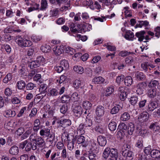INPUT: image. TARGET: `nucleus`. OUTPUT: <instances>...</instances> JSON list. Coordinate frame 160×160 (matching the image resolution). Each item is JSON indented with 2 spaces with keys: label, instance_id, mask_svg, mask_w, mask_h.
Here are the masks:
<instances>
[{
  "label": "nucleus",
  "instance_id": "1",
  "mask_svg": "<svg viewBox=\"0 0 160 160\" xmlns=\"http://www.w3.org/2000/svg\"><path fill=\"white\" fill-rule=\"evenodd\" d=\"M102 156L106 159L109 157L110 160H117L118 156L117 150L107 147L104 150Z\"/></svg>",
  "mask_w": 160,
  "mask_h": 160
},
{
  "label": "nucleus",
  "instance_id": "2",
  "mask_svg": "<svg viewBox=\"0 0 160 160\" xmlns=\"http://www.w3.org/2000/svg\"><path fill=\"white\" fill-rule=\"evenodd\" d=\"M160 95V93L158 92L156 88H151L149 89L148 92V96L152 98L157 97Z\"/></svg>",
  "mask_w": 160,
  "mask_h": 160
},
{
  "label": "nucleus",
  "instance_id": "3",
  "mask_svg": "<svg viewBox=\"0 0 160 160\" xmlns=\"http://www.w3.org/2000/svg\"><path fill=\"white\" fill-rule=\"evenodd\" d=\"M149 117V115L148 113L147 112H143L140 114L138 119L140 122H143L148 121Z\"/></svg>",
  "mask_w": 160,
  "mask_h": 160
},
{
  "label": "nucleus",
  "instance_id": "4",
  "mask_svg": "<svg viewBox=\"0 0 160 160\" xmlns=\"http://www.w3.org/2000/svg\"><path fill=\"white\" fill-rule=\"evenodd\" d=\"M64 46L61 45L57 46L53 48L54 54L56 56H59L62 54L64 51Z\"/></svg>",
  "mask_w": 160,
  "mask_h": 160
},
{
  "label": "nucleus",
  "instance_id": "5",
  "mask_svg": "<svg viewBox=\"0 0 160 160\" xmlns=\"http://www.w3.org/2000/svg\"><path fill=\"white\" fill-rule=\"evenodd\" d=\"M95 112L96 115L98 117H102L105 113L104 108L102 105H98L96 108Z\"/></svg>",
  "mask_w": 160,
  "mask_h": 160
},
{
  "label": "nucleus",
  "instance_id": "6",
  "mask_svg": "<svg viewBox=\"0 0 160 160\" xmlns=\"http://www.w3.org/2000/svg\"><path fill=\"white\" fill-rule=\"evenodd\" d=\"M58 125L63 127L64 128L70 125L71 124V122L69 119H61L58 120Z\"/></svg>",
  "mask_w": 160,
  "mask_h": 160
},
{
  "label": "nucleus",
  "instance_id": "7",
  "mask_svg": "<svg viewBox=\"0 0 160 160\" xmlns=\"http://www.w3.org/2000/svg\"><path fill=\"white\" fill-rule=\"evenodd\" d=\"M122 155L126 158V160H132L133 154L132 152L128 150H126L122 152Z\"/></svg>",
  "mask_w": 160,
  "mask_h": 160
},
{
  "label": "nucleus",
  "instance_id": "8",
  "mask_svg": "<svg viewBox=\"0 0 160 160\" xmlns=\"http://www.w3.org/2000/svg\"><path fill=\"white\" fill-rule=\"evenodd\" d=\"M72 111L75 116L79 117L82 114V108L80 106L78 105L73 107Z\"/></svg>",
  "mask_w": 160,
  "mask_h": 160
},
{
  "label": "nucleus",
  "instance_id": "9",
  "mask_svg": "<svg viewBox=\"0 0 160 160\" xmlns=\"http://www.w3.org/2000/svg\"><path fill=\"white\" fill-rule=\"evenodd\" d=\"M34 143L35 145L38 146L39 147H44L45 145V142L44 139L40 136L37 137V139Z\"/></svg>",
  "mask_w": 160,
  "mask_h": 160
},
{
  "label": "nucleus",
  "instance_id": "10",
  "mask_svg": "<svg viewBox=\"0 0 160 160\" xmlns=\"http://www.w3.org/2000/svg\"><path fill=\"white\" fill-rule=\"evenodd\" d=\"M146 86V83L144 82L139 83L137 85V93L139 95L142 94L143 93V89Z\"/></svg>",
  "mask_w": 160,
  "mask_h": 160
},
{
  "label": "nucleus",
  "instance_id": "11",
  "mask_svg": "<svg viewBox=\"0 0 160 160\" xmlns=\"http://www.w3.org/2000/svg\"><path fill=\"white\" fill-rule=\"evenodd\" d=\"M158 106V103L156 102L150 101L148 105V111L152 112Z\"/></svg>",
  "mask_w": 160,
  "mask_h": 160
},
{
  "label": "nucleus",
  "instance_id": "12",
  "mask_svg": "<svg viewBox=\"0 0 160 160\" xmlns=\"http://www.w3.org/2000/svg\"><path fill=\"white\" fill-rule=\"evenodd\" d=\"M16 115V112L12 109H8L6 110L4 113L5 117L7 118L14 117Z\"/></svg>",
  "mask_w": 160,
  "mask_h": 160
},
{
  "label": "nucleus",
  "instance_id": "13",
  "mask_svg": "<svg viewBox=\"0 0 160 160\" xmlns=\"http://www.w3.org/2000/svg\"><path fill=\"white\" fill-rule=\"evenodd\" d=\"M73 71L76 73L82 74L84 72V69L83 68L79 65H76L73 68Z\"/></svg>",
  "mask_w": 160,
  "mask_h": 160
},
{
  "label": "nucleus",
  "instance_id": "14",
  "mask_svg": "<svg viewBox=\"0 0 160 160\" xmlns=\"http://www.w3.org/2000/svg\"><path fill=\"white\" fill-rule=\"evenodd\" d=\"M98 142L100 145L104 146L107 143L106 138L102 136H99L97 138Z\"/></svg>",
  "mask_w": 160,
  "mask_h": 160
},
{
  "label": "nucleus",
  "instance_id": "15",
  "mask_svg": "<svg viewBox=\"0 0 160 160\" xmlns=\"http://www.w3.org/2000/svg\"><path fill=\"white\" fill-rule=\"evenodd\" d=\"M16 42L18 45L21 47H24L25 38H23L18 36L16 37Z\"/></svg>",
  "mask_w": 160,
  "mask_h": 160
},
{
  "label": "nucleus",
  "instance_id": "16",
  "mask_svg": "<svg viewBox=\"0 0 160 160\" xmlns=\"http://www.w3.org/2000/svg\"><path fill=\"white\" fill-rule=\"evenodd\" d=\"M149 128L155 132H158L160 130L158 123L157 122L151 124L149 126Z\"/></svg>",
  "mask_w": 160,
  "mask_h": 160
},
{
  "label": "nucleus",
  "instance_id": "17",
  "mask_svg": "<svg viewBox=\"0 0 160 160\" xmlns=\"http://www.w3.org/2000/svg\"><path fill=\"white\" fill-rule=\"evenodd\" d=\"M92 106L91 103L88 101H84L82 103V107L86 110H90L92 108Z\"/></svg>",
  "mask_w": 160,
  "mask_h": 160
},
{
  "label": "nucleus",
  "instance_id": "18",
  "mask_svg": "<svg viewBox=\"0 0 160 160\" xmlns=\"http://www.w3.org/2000/svg\"><path fill=\"white\" fill-rule=\"evenodd\" d=\"M92 81L95 84L102 83H104L105 79L102 77L99 76L94 78L93 79Z\"/></svg>",
  "mask_w": 160,
  "mask_h": 160
},
{
  "label": "nucleus",
  "instance_id": "19",
  "mask_svg": "<svg viewBox=\"0 0 160 160\" xmlns=\"http://www.w3.org/2000/svg\"><path fill=\"white\" fill-rule=\"evenodd\" d=\"M145 33V32L144 31H142L136 32L135 36L138 38V41L141 42L142 41L144 38Z\"/></svg>",
  "mask_w": 160,
  "mask_h": 160
},
{
  "label": "nucleus",
  "instance_id": "20",
  "mask_svg": "<svg viewBox=\"0 0 160 160\" xmlns=\"http://www.w3.org/2000/svg\"><path fill=\"white\" fill-rule=\"evenodd\" d=\"M64 50L65 52L68 53L71 55H72L75 52V50L69 46H64Z\"/></svg>",
  "mask_w": 160,
  "mask_h": 160
},
{
  "label": "nucleus",
  "instance_id": "21",
  "mask_svg": "<svg viewBox=\"0 0 160 160\" xmlns=\"http://www.w3.org/2000/svg\"><path fill=\"white\" fill-rule=\"evenodd\" d=\"M125 38L129 40H132L134 37L133 33L131 31H128L125 35Z\"/></svg>",
  "mask_w": 160,
  "mask_h": 160
},
{
  "label": "nucleus",
  "instance_id": "22",
  "mask_svg": "<svg viewBox=\"0 0 160 160\" xmlns=\"http://www.w3.org/2000/svg\"><path fill=\"white\" fill-rule=\"evenodd\" d=\"M80 98V95L77 92H73L72 95L70 100L72 102H77L78 101Z\"/></svg>",
  "mask_w": 160,
  "mask_h": 160
},
{
  "label": "nucleus",
  "instance_id": "23",
  "mask_svg": "<svg viewBox=\"0 0 160 160\" xmlns=\"http://www.w3.org/2000/svg\"><path fill=\"white\" fill-rule=\"evenodd\" d=\"M19 152V149L18 147L16 146H12L9 150L10 154L15 155L18 154Z\"/></svg>",
  "mask_w": 160,
  "mask_h": 160
},
{
  "label": "nucleus",
  "instance_id": "24",
  "mask_svg": "<svg viewBox=\"0 0 160 160\" xmlns=\"http://www.w3.org/2000/svg\"><path fill=\"white\" fill-rule=\"evenodd\" d=\"M26 146L25 147V150L27 151H29L31 148L33 150H35L37 148V146L36 145H34V144L32 145L31 142H27Z\"/></svg>",
  "mask_w": 160,
  "mask_h": 160
},
{
  "label": "nucleus",
  "instance_id": "25",
  "mask_svg": "<svg viewBox=\"0 0 160 160\" xmlns=\"http://www.w3.org/2000/svg\"><path fill=\"white\" fill-rule=\"evenodd\" d=\"M134 130V125L132 123H130L128 128V133L129 135H132Z\"/></svg>",
  "mask_w": 160,
  "mask_h": 160
},
{
  "label": "nucleus",
  "instance_id": "26",
  "mask_svg": "<svg viewBox=\"0 0 160 160\" xmlns=\"http://www.w3.org/2000/svg\"><path fill=\"white\" fill-rule=\"evenodd\" d=\"M47 88V85L44 83L41 84L39 89V91L41 94H45V95L47 92L46 89Z\"/></svg>",
  "mask_w": 160,
  "mask_h": 160
},
{
  "label": "nucleus",
  "instance_id": "27",
  "mask_svg": "<svg viewBox=\"0 0 160 160\" xmlns=\"http://www.w3.org/2000/svg\"><path fill=\"white\" fill-rule=\"evenodd\" d=\"M50 130L48 128L42 129L40 131V134L41 136L48 137L50 135Z\"/></svg>",
  "mask_w": 160,
  "mask_h": 160
},
{
  "label": "nucleus",
  "instance_id": "28",
  "mask_svg": "<svg viewBox=\"0 0 160 160\" xmlns=\"http://www.w3.org/2000/svg\"><path fill=\"white\" fill-rule=\"evenodd\" d=\"M82 83L81 81L78 79H76L73 82V86L76 89L82 87Z\"/></svg>",
  "mask_w": 160,
  "mask_h": 160
},
{
  "label": "nucleus",
  "instance_id": "29",
  "mask_svg": "<svg viewBox=\"0 0 160 160\" xmlns=\"http://www.w3.org/2000/svg\"><path fill=\"white\" fill-rule=\"evenodd\" d=\"M60 65L63 68L64 70H66L69 67V64L68 61L65 59L61 61Z\"/></svg>",
  "mask_w": 160,
  "mask_h": 160
},
{
  "label": "nucleus",
  "instance_id": "30",
  "mask_svg": "<svg viewBox=\"0 0 160 160\" xmlns=\"http://www.w3.org/2000/svg\"><path fill=\"white\" fill-rule=\"evenodd\" d=\"M124 83L125 85L127 86H130L132 83L133 80L131 77L128 76L125 78Z\"/></svg>",
  "mask_w": 160,
  "mask_h": 160
},
{
  "label": "nucleus",
  "instance_id": "31",
  "mask_svg": "<svg viewBox=\"0 0 160 160\" xmlns=\"http://www.w3.org/2000/svg\"><path fill=\"white\" fill-rule=\"evenodd\" d=\"M122 108V107L120 105H117L113 107L111 111V113L112 114H115L117 113L119 110Z\"/></svg>",
  "mask_w": 160,
  "mask_h": 160
},
{
  "label": "nucleus",
  "instance_id": "32",
  "mask_svg": "<svg viewBox=\"0 0 160 160\" xmlns=\"http://www.w3.org/2000/svg\"><path fill=\"white\" fill-rule=\"evenodd\" d=\"M151 156L153 158L160 157V151L156 149L152 150Z\"/></svg>",
  "mask_w": 160,
  "mask_h": 160
},
{
  "label": "nucleus",
  "instance_id": "33",
  "mask_svg": "<svg viewBox=\"0 0 160 160\" xmlns=\"http://www.w3.org/2000/svg\"><path fill=\"white\" fill-rule=\"evenodd\" d=\"M130 117V115L128 112H125L121 115L120 119L122 121H126L129 119Z\"/></svg>",
  "mask_w": 160,
  "mask_h": 160
},
{
  "label": "nucleus",
  "instance_id": "34",
  "mask_svg": "<svg viewBox=\"0 0 160 160\" xmlns=\"http://www.w3.org/2000/svg\"><path fill=\"white\" fill-rule=\"evenodd\" d=\"M31 38L33 42H37L42 39V37L41 35H33L31 37Z\"/></svg>",
  "mask_w": 160,
  "mask_h": 160
},
{
  "label": "nucleus",
  "instance_id": "35",
  "mask_svg": "<svg viewBox=\"0 0 160 160\" xmlns=\"http://www.w3.org/2000/svg\"><path fill=\"white\" fill-rule=\"evenodd\" d=\"M36 61L39 64V66L41 65H43L45 63V58L42 56H38L37 59Z\"/></svg>",
  "mask_w": 160,
  "mask_h": 160
},
{
  "label": "nucleus",
  "instance_id": "36",
  "mask_svg": "<svg viewBox=\"0 0 160 160\" xmlns=\"http://www.w3.org/2000/svg\"><path fill=\"white\" fill-rule=\"evenodd\" d=\"M29 63V66L31 68H36L39 67V64L37 62L36 60L35 61H32L31 62L28 61Z\"/></svg>",
  "mask_w": 160,
  "mask_h": 160
},
{
  "label": "nucleus",
  "instance_id": "37",
  "mask_svg": "<svg viewBox=\"0 0 160 160\" xmlns=\"http://www.w3.org/2000/svg\"><path fill=\"white\" fill-rule=\"evenodd\" d=\"M135 75V77L138 80H141L145 78V76L143 73L139 71L136 72Z\"/></svg>",
  "mask_w": 160,
  "mask_h": 160
},
{
  "label": "nucleus",
  "instance_id": "38",
  "mask_svg": "<svg viewBox=\"0 0 160 160\" xmlns=\"http://www.w3.org/2000/svg\"><path fill=\"white\" fill-rule=\"evenodd\" d=\"M25 82L22 80L18 81L17 84V87L19 89H23L25 88Z\"/></svg>",
  "mask_w": 160,
  "mask_h": 160
},
{
  "label": "nucleus",
  "instance_id": "39",
  "mask_svg": "<svg viewBox=\"0 0 160 160\" xmlns=\"http://www.w3.org/2000/svg\"><path fill=\"white\" fill-rule=\"evenodd\" d=\"M125 62L128 65L133 64L135 62L134 59L132 57H128L125 58Z\"/></svg>",
  "mask_w": 160,
  "mask_h": 160
},
{
  "label": "nucleus",
  "instance_id": "40",
  "mask_svg": "<svg viewBox=\"0 0 160 160\" xmlns=\"http://www.w3.org/2000/svg\"><path fill=\"white\" fill-rule=\"evenodd\" d=\"M58 94V92L57 90L53 88L48 91L47 95L49 96H56Z\"/></svg>",
  "mask_w": 160,
  "mask_h": 160
},
{
  "label": "nucleus",
  "instance_id": "41",
  "mask_svg": "<svg viewBox=\"0 0 160 160\" xmlns=\"http://www.w3.org/2000/svg\"><path fill=\"white\" fill-rule=\"evenodd\" d=\"M108 128L109 130L112 131H115L116 128L117 124L114 122H111L108 125Z\"/></svg>",
  "mask_w": 160,
  "mask_h": 160
},
{
  "label": "nucleus",
  "instance_id": "42",
  "mask_svg": "<svg viewBox=\"0 0 160 160\" xmlns=\"http://www.w3.org/2000/svg\"><path fill=\"white\" fill-rule=\"evenodd\" d=\"M41 49L42 52L46 53L50 51L51 47L49 45H45L41 47Z\"/></svg>",
  "mask_w": 160,
  "mask_h": 160
},
{
  "label": "nucleus",
  "instance_id": "43",
  "mask_svg": "<svg viewBox=\"0 0 160 160\" xmlns=\"http://www.w3.org/2000/svg\"><path fill=\"white\" fill-rule=\"evenodd\" d=\"M114 91V87L113 86H111L107 88L106 90V92L107 94L106 95V96H109L112 94Z\"/></svg>",
  "mask_w": 160,
  "mask_h": 160
},
{
  "label": "nucleus",
  "instance_id": "44",
  "mask_svg": "<svg viewBox=\"0 0 160 160\" xmlns=\"http://www.w3.org/2000/svg\"><path fill=\"white\" fill-rule=\"evenodd\" d=\"M76 39L78 41H79L81 40L82 41H85L87 39V37L86 36H81L80 34H76V36H75Z\"/></svg>",
  "mask_w": 160,
  "mask_h": 160
},
{
  "label": "nucleus",
  "instance_id": "45",
  "mask_svg": "<svg viewBox=\"0 0 160 160\" xmlns=\"http://www.w3.org/2000/svg\"><path fill=\"white\" fill-rule=\"evenodd\" d=\"M149 22L147 21H141L139 22V23L137 24V26L138 28H142V26L146 27L148 25Z\"/></svg>",
  "mask_w": 160,
  "mask_h": 160
},
{
  "label": "nucleus",
  "instance_id": "46",
  "mask_svg": "<svg viewBox=\"0 0 160 160\" xmlns=\"http://www.w3.org/2000/svg\"><path fill=\"white\" fill-rule=\"evenodd\" d=\"M58 12L59 11L58 9H54L50 11V14L52 17H57L59 15Z\"/></svg>",
  "mask_w": 160,
  "mask_h": 160
},
{
  "label": "nucleus",
  "instance_id": "47",
  "mask_svg": "<svg viewBox=\"0 0 160 160\" xmlns=\"http://www.w3.org/2000/svg\"><path fill=\"white\" fill-rule=\"evenodd\" d=\"M92 124V120L91 119L87 118L83 125L85 127H91Z\"/></svg>",
  "mask_w": 160,
  "mask_h": 160
},
{
  "label": "nucleus",
  "instance_id": "48",
  "mask_svg": "<svg viewBox=\"0 0 160 160\" xmlns=\"http://www.w3.org/2000/svg\"><path fill=\"white\" fill-rule=\"evenodd\" d=\"M77 143L78 144L82 143L85 140V138L83 136L81 135L78 136L77 138Z\"/></svg>",
  "mask_w": 160,
  "mask_h": 160
},
{
  "label": "nucleus",
  "instance_id": "49",
  "mask_svg": "<svg viewBox=\"0 0 160 160\" xmlns=\"http://www.w3.org/2000/svg\"><path fill=\"white\" fill-rule=\"evenodd\" d=\"M12 78V76L11 74L9 73L7 74L3 80L4 83H7L10 81Z\"/></svg>",
  "mask_w": 160,
  "mask_h": 160
},
{
  "label": "nucleus",
  "instance_id": "50",
  "mask_svg": "<svg viewBox=\"0 0 160 160\" xmlns=\"http://www.w3.org/2000/svg\"><path fill=\"white\" fill-rule=\"evenodd\" d=\"M84 125L83 124H80L77 129L78 132H79L81 134H82L85 133V129L84 128Z\"/></svg>",
  "mask_w": 160,
  "mask_h": 160
},
{
  "label": "nucleus",
  "instance_id": "51",
  "mask_svg": "<svg viewBox=\"0 0 160 160\" xmlns=\"http://www.w3.org/2000/svg\"><path fill=\"white\" fill-rule=\"evenodd\" d=\"M129 7L128 6L125 7L124 8V13L126 17H130L132 16L131 12V11L129 10Z\"/></svg>",
  "mask_w": 160,
  "mask_h": 160
},
{
  "label": "nucleus",
  "instance_id": "52",
  "mask_svg": "<svg viewBox=\"0 0 160 160\" xmlns=\"http://www.w3.org/2000/svg\"><path fill=\"white\" fill-rule=\"evenodd\" d=\"M39 6V4L36 3H33L32 7L28 8V11L30 12L33 10H37Z\"/></svg>",
  "mask_w": 160,
  "mask_h": 160
},
{
  "label": "nucleus",
  "instance_id": "53",
  "mask_svg": "<svg viewBox=\"0 0 160 160\" xmlns=\"http://www.w3.org/2000/svg\"><path fill=\"white\" fill-rule=\"evenodd\" d=\"M152 150L151 146H149L145 148L144 149V153L147 155L150 154L151 155L152 151Z\"/></svg>",
  "mask_w": 160,
  "mask_h": 160
},
{
  "label": "nucleus",
  "instance_id": "54",
  "mask_svg": "<svg viewBox=\"0 0 160 160\" xmlns=\"http://www.w3.org/2000/svg\"><path fill=\"white\" fill-rule=\"evenodd\" d=\"M138 101V98L137 97L133 96L130 98L129 102L131 104L134 105L137 103Z\"/></svg>",
  "mask_w": 160,
  "mask_h": 160
},
{
  "label": "nucleus",
  "instance_id": "55",
  "mask_svg": "<svg viewBox=\"0 0 160 160\" xmlns=\"http://www.w3.org/2000/svg\"><path fill=\"white\" fill-rule=\"evenodd\" d=\"M143 141L142 139H139V140L137 141L136 144L135 146L139 148H142L143 146Z\"/></svg>",
  "mask_w": 160,
  "mask_h": 160
},
{
  "label": "nucleus",
  "instance_id": "56",
  "mask_svg": "<svg viewBox=\"0 0 160 160\" xmlns=\"http://www.w3.org/2000/svg\"><path fill=\"white\" fill-rule=\"evenodd\" d=\"M78 32V29L76 28H71L70 31L68 32V33H69L70 36L75 37V36H76V34L74 35V34L77 33Z\"/></svg>",
  "mask_w": 160,
  "mask_h": 160
},
{
  "label": "nucleus",
  "instance_id": "57",
  "mask_svg": "<svg viewBox=\"0 0 160 160\" xmlns=\"http://www.w3.org/2000/svg\"><path fill=\"white\" fill-rule=\"evenodd\" d=\"M61 100L62 103H67L70 100V98L68 95H66L62 97Z\"/></svg>",
  "mask_w": 160,
  "mask_h": 160
},
{
  "label": "nucleus",
  "instance_id": "58",
  "mask_svg": "<svg viewBox=\"0 0 160 160\" xmlns=\"http://www.w3.org/2000/svg\"><path fill=\"white\" fill-rule=\"evenodd\" d=\"M2 48H4L8 53H9L11 50V48L10 46L6 44L2 45Z\"/></svg>",
  "mask_w": 160,
  "mask_h": 160
},
{
  "label": "nucleus",
  "instance_id": "59",
  "mask_svg": "<svg viewBox=\"0 0 160 160\" xmlns=\"http://www.w3.org/2000/svg\"><path fill=\"white\" fill-rule=\"evenodd\" d=\"M124 78L123 75H121L118 76L116 79V82L118 85H119L122 82Z\"/></svg>",
  "mask_w": 160,
  "mask_h": 160
},
{
  "label": "nucleus",
  "instance_id": "60",
  "mask_svg": "<svg viewBox=\"0 0 160 160\" xmlns=\"http://www.w3.org/2000/svg\"><path fill=\"white\" fill-rule=\"evenodd\" d=\"M158 84V82L156 80H152L149 83L148 86L149 87H154Z\"/></svg>",
  "mask_w": 160,
  "mask_h": 160
},
{
  "label": "nucleus",
  "instance_id": "61",
  "mask_svg": "<svg viewBox=\"0 0 160 160\" xmlns=\"http://www.w3.org/2000/svg\"><path fill=\"white\" fill-rule=\"evenodd\" d=\"M37 112V109L36 108H34L32 109L31 111L29 114V116L30 118H32V117L35 116Z\"/></svg>",
  "mask_w": 160,
  "mask_h": 160
},
{
  "label": "nucleus",
  "instance_id": "62",
  "mask_svg": "<svg viewBox=\"0 0 160 160\" xmlns=\"http://www.w3.org/2000/svg\"><path fill=\"white\" fill-rule=\"evenodd\" d=\"M66 79V77L64 75H62L59 78L56 80V83L61 84Z\"/></svg>",
  "mask_w": 160,
  "mask_h": 160
},
{
  "label": "nucleus",
  "instance_id": "63",
  "mask_svg": "<svg viewBox=\"0 0 160 160\" xmlns=\"http://www.w3.org/2000/svg\"><path fill=\"white\" fill-rule=\"evenodd\" d=\"M118 128L120 129V131H123L124 130H126L127 129V126L124 123H120L118 126Z\"/></svg>",
  "mask_w": 160,
  "mask_h": 160
},
{
  "label": "nucleus",
  "instance_id": "64",
  "mask_svg": "<svg viewBox=\"0 0 160 160\" xmlns=\"http://www.w3.org/2000/svg\"><path fill=\"white\" fill-rule=\"evenodd\" d=\"M24 129L23 128L21 127L19 128L16 131V134L19 136H20L24 132Z\"/></svg>",
  "mask_w": 160,
  "mask_h": 160
}]
</instances>
